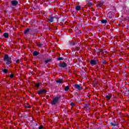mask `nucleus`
Listing matches in <instances>:
<instances>
[{
  "mask_svg": "<svg viewBox=\"0 0 129 129\" xmlns=\"http://www.w3.org/2000/svg\"><path fill=\"white\" fill-rule=\"evenodd\" d=\"M3 59L4 62L8 66L11 65V64H12V58L9 56V54H5Z\"/></svg>",
  "mask_w": 129,
  "mask_h": 129,
  "instance_id": "f257e3e1",
  "label": "nucleus"
},
{
  "mask_svg": "<svg viewBox=\"0 0 129 129\" xmlns=\"http://www.w3.org/2000/svg\"><path fill=\"white\" fill-rule=\"evenodd\" d=\"M61 98V95H58L52 99V100L51 102V105H55L58 103L59 102V99Z\"/></svg>",
  "mask_w": 129,
  "mask_h": 129,
  "instance_id": "f03ea898",
  "label": "nucleus"
},
{
  "mask_svg": "<svg viewBox=\"0 0 129 129\" xmlns=\"http://www.w3.org/2000/svg\"><path fill=\"white\" fill-rule=\"evenodd\" d=\"M99 62V60H98V58H96L94 59H92L90 61V64L91 65V66H95L96 64H98V63Z\"/></svg>",
  "mask_w": 129,
  "mask_h": 129,
  "instance_id": "7ed1b4c3",
  "label": "nucleus"
},
{
  "mask_svg": "<svg viewBox=\"0 0 129 129\" xmlns=\"http://www.w3.org/2000/svg\"><path fill=\"white\" fill-rule=\"evenodd\" d=\"M47 92H48V91H47L46 89L42 88V89L38 90V95H41V94L47 93Z\"/></svg>",
  "mask_w": 129,
  "mask_h": 129,
  "instance_id": "20e7f679",
  "label": "nucleus"
},
{
  "mask_svg": "<svg viewBox=\"0 0 129 129\" xmlns=\"http://www.w3.org/2000/svg\"><path fill=\"white\" fill-rule=\"evenodd\" d=\"M109 125H111V126H117L118 123L116 121L114 120L113 122H109Z\"/></svg>",
  "mask_w": 129,
  "mask_h": 129,
  "instance_id": "39448f33",
  "label": "nucleus"
},
{
  "mask_svg": "<svg viewBox=\"0 0 129 129\" xmlns=\"http://www.w3.org/2000/svg\"><path fill=\"white\" fill-rule=\"evenodd\" d=\"M58 67H60V68H66L67 67V63L65 62L60 63L58 64Z\"/></svg>",
  "mask_w": 129,
  "mask_h": 129,
  "instance_id": "423d86ee",
  "label": "nucleus"
},
{
  "mask_svg": "<svg viewBox=\"0 0 129 129\" xmlns=\"http://www.w3.org/2000/svg\"><path fill=\"white\" fill-rule=\"evenodd\" d=\"M18 4H19V2L16 0H13L11 1V5L13 7H16V6H18Z\"/></svg>",
  "mask_w": 129,
  "mask_h": 129,
  "instance_id": "0eeeda50",
  "label": "nucleus"
},
{
  "mask_svg": "<svg viewBox=\"0 0 129 129\" xmlns=\"http://www.w3.org/2000/svg\"><path fill=\"white\" fill-rule=\"evenodd\" d=\"M74 87L76 89H77V90H81L82 89V87L79 85V84H76L74 85Z\"/></svg>",
  "mask_w": 129,
  "mask_h": 129,
  "instance_id": "6e6552de",
  "label": "nucleus"
},
{
  "mask_svg": "<svg viewBox=\"0 0 129 129\" xmlns=\"http://www.w3.org/2000/svg\"><path fill=\"white\" fill-rule=\"evenodd\" d=\"M107 17L109 18V19H112L113 18V13L109 12L108 13Z\"/></svg>",
  "mask_w": 129,
  "mask_h": 129,
  "instance_id": "1a4fd4ad",
  "label": "nucleus"
},
{
  "mask_svg": "<svg viewBox=\"0 0 129 129\" xmlns=\"http://www.w3.org/2000/svg\"><path fill=\"white\" fill-rule=\"evenodd\" d=\"M48 22H49L50 23H53V22H54V18L53 17V16H50L48 17Z\"/></svg>",
  "mask_w": 129,
  "mask_h": 129,
  "instance_id": "9d476101",
  "label": "nucleus"
},
{
  "mask_svg": "<svg viewBox=\"0 0 129 129\" xmlns=\"http://www.w3.org/2000/svg\"><path fill=\"white\" fill-rule=\"evenodd\" d=\"M53 18L54 21H55V22H56V23H58L59 21V17H58V16H55Z\"/></svg>",
  "mask_w": 129,
  "mask_h": 129,
  "instance_id": "9b49d317",
  "label": "nucleus"
},
{
  "mask_svg": "<svg viewBox=\"0 0 129 129\" xmlns=\"http://www.w3.org/2000/svg\"><path fill=\"white\" fill-rule=\"evenodd\" d=\"M103 5H104V2H101L98 4V6H97V8H101V6H103Z\"/></svg>",
  "mask_w": 129,
  "mask_h": 129,
  "instance_id": "f8f14e48",
  "label": "nucleus"
},
{
  "mask_svg": "<svg viewBox=\"0 0 129 129\" xmlns=\"http://www.w3.org/2000/svg\"><path fill=\"white\" fill-rule=\"evenodd\" d=\"M39 54H40V52H39V51H35L33 53V56L35 57L36 56H38V55H39Z\"/></svg>",
  "mask_w": 129,
  "mask_h": 129,
  "instance_id": "ddd939ff",
  "label": "nucleus"
},
{
  "mask_svg": "<svg viewBox=\"0 0 129 129\" xmlns=\"http://www.w3.org/2000/svg\"><path fill=\"white\" fill-rule=\"evenodd\" d=\"M3 36L6 38V39H8L9 38V33H4L3 34Z\"/></svg>",
  "mask_w": 129,
  "mask_h": 129,
  "instance_id": "4468645a",
  "label": "nucleus"
},
{
  "mask_svg": "<svg viewBox=\"0 0 129 129\" xmlns=\"http://www.w3.org/2000/svg\"><path fill=\"white\" fill-rule=\"evenodd\" d=\"M30 32V29L27 28L24 30V34L27 35Z\"/></svg>",
  "mask_w": 129,
  "mask_h": 129,
  "instance_id": "2eb2a0df",
  "label": "nucleus"
},
{
  "mask_svg": "<svg viewBox=\"0 0 129 129\" xmlns=\"http://www.w3.org/2000/svg\"><path fill=\"white\" fill-rule=\"evenodd\" d=\"M75 9L76 11H80L81 10V7L80 6H77Z\"/></svg>",
  "mask_w": 129,
  "mask_h": 129,
  "instance_id": "dca6fc26",
  "label": "nucleus"
},
{
  "mask_svg": "<svg viewBox=\"0 0 129 129\" xmlns=\"http://www.w3.org/2000/svg\"><path fill=\"white\" fill-rule=\"evenodd\" d=\"M2 72H3V73H5V74H7V73L9 72V70H8V69H5L2 70Z\"/></svg>",
  "mask_w": 129,
  "mask_h": 129,
  "instance_id": "f3484780",
  "label": "nucleus"
},
{
  "mask_svg": "<svg viewBox=\"0 0 129 129\" xmlns=\"http://www.w3.org/2000/svg\"><path fill=\"white\" fill-rule=\"evenodd\" d=\"M62 82H63V79H59L58 80L56 81V83H59V84L62 83Z\"/></svg>",
  "mask_w": 129,
  "mask_h": 129,
  "instance_id": "a211bd4d",
  "label": "nucleus"
},
{
  "mask_svg": "<svg viewBox=\"0 0 129 129\" xmlns=\"http://www.w3.org/2000/svg\"><path fill=\"white\" fill-rule=\"evenodd\" d=\"M69 88H70V87L69 86H67L64 88V91H68V90H69Z\"/></svg>",
  "mask_w": 129,
  "mask_h": 129,
  "instance_id": "6ab92c4d",
  "label": "nucleus"
},
{
  "mask_svg": "<svg viewBox=\"0 0 129 129\" xmlns=\"http://www.w3.org/2000/svg\"><path fill=\"white\" fill-rule=\"evenodd\" d=\"M105 98H106L107 100H109L110 99V98H111V96L106 95V96H105Z\"/></svg>",
  "mask_w": 129,
  "mask_h": 129,
  "instance_id": "aec40b11",
  "label": "nucleus"
},
{
  "mask_svg": "<svg viewBox=\"0 0 129 129\" xmlns=\"http://www.w3.org/2000/svg\"><path fill=\"white\" fill-rule=\"evenodd\" d=\"M65 58L64 57H60L57 58V61H63Z\"/></svg>",
  "mask_w": 129,
  "mask_h": 129,
  "instance_id": "412c9836",
  "label": "nucleus"
},
{
  "mask_svg": "<svg viewBox=\"0 0 129 129\" xmlns=\"http://www.w3.org/2000/svg\"><path fill=\"white\" fill-rule=\"evenodd\" d=\"M101 22V24H106L107 23V20H102Z\"/></svg>",
  "mask_w": 129,
  "mask_h": 129,
  "instance_id": "4be33fe9",
  "label": "nucleus"
},
{
  "mask_svg": "<svg viewBox=\"0 0 129 129\" xmlns=\"http://www.w3.org/2000/svg\"><path fill=\"white\" fill-rule=\"evenodd\" d=\"M125 94L126 95H129V90L128 89H127V88H126L125 90Z\"/></svg>",
  "mask_w": 129,
  "mask_h": 129,
  "instance_id": "5701e85b",
  "label": "nucleus"
},
{
  "mask_svg": "<svg viewBox=\"0 0 129 129\" xmlns=\"http://www.w3.org/2000/svg\"><path fill=\"white\" fill-rule=\"evenodd\" d=\"M69 44L70 46H74V45H75V43L73 41H72L71 42H69Z\"/></svg>",
  "mask_w": 129,
  "mask_h": 129,
  "instance_id": "b1692460",
  "label": "nucleus"
},
{
  "mask_svg": "<svg viewBox=\"0 0 129 129\" xmlns=\"http://www.w3.org/2000/svg\"><path fill=\"white\" fill-rule=\"evenodd\" d=\"M51 61L50 59H46L45 60V64H48V62H50Z\"/></svg>",
  "mask_w": 129,
  "mask_h": 129,
  "instance_id": "393cba45",
  "label": "nucleus"
},
{
  "mask_svg": "<svg viewBox=\"0 0 129 129\" xmlns=\"http://www.w3.org/2000/svg\"><path fill=\"white\" fill-rule=\"evenodd\" d=\"M95 52H96V53H97V54H98V53H100V52H101L100 49H96L95 50Z\"/></svg>",
  "mask_w": 129,
  "mask_h": 129,
  "instance_id": "a878e982",
  "label": "nucleus"
},
{
  "mask_svg": "<svg viewBox=\"0 0 129 129\" xmlns=\"http://www.w3.org/2000/svg\"><path fill=\"white\" fill-rule=\"evenodd\" d=\"M41 83L38 82L37 84H35V86L37 88H39V87H40V84Z\"/></svg>",
  "mask_w": 129,
  "mask_h": 129,
  "instance_id": "bb28decb",
  "label": "nucleus"
},
{
  "mask_svg": "<svg viewBox=\"0 0 129 129\" xmlns=\"http://www.w3.org/2000/svg\"><path fill=\"white\" fill-rule=\"evenodd\" d=\"M88 6L90 8V7H92V3L91 2H89V3L88 4Z\"/></svg>",
  "mask_w": 129,
  "mask_h": 129,
  "instance_id": "cd10ccee",
  "label": "nucleus"
},
{
  "mask_svg": "<svg viewBox=\"0 0 129 129\" xmlns=\"http://www.w3.org/2000/svg\"><path fill=\"white\" fill-rule=\"evenodd\" d=\"M102 64H103V65H105V64H106V60H103L102 61Z\"/></svg>",
  "mask_w": 129,
  "mask_h": 129,
  "instance_id": "c85d7f7f",
  "label": "nucleus"
},
{
  "mask_svg": "<svg viewBox=\"0 0 129 129\" xmlns=\"http://www.w3.org/2000/svg\"><path fill=\"white\" fill-rule=\"evenodd\" d=\"M14 74H11L10 75V78L12 79V78H14Z\"/></svg>",
  "mask_w": 129,
  "mask_h": 129,
  "instance_id": "c756f323",
  "label": "nucleus"
},
{
  "mask_svg": "<svg viewBox=\"0 0 129 129\" xmlns=\"http://www.w3.org/2000/svg\"><path fill=\"white\" fill-rule=\"evenodd\" d=\"M71 106H75V104L73 102H72L71 103Z\"/></svg>",
  "mask_w": 129,
  "mask_h": 129,
  "instance_id": "7c9ffc66",
  "label": "nucleus"
},
{
  "mask_svg": "<svg viewBox=\"0 0 129 129\" xmlns=\"http://www.w3.org/2000/svg\"><path fill=\"white\" fill-rule=\"evenodd\" d=\"M43 125H41L38 127V129H42L43 128Z\"/></svg>",
  "mask_w": 129,
  "mask_h": 129,
  "instance_id": "2f4dec72",
  "label": "nucleus"
},
{
  "mask_svg": "<svg viewBox=\"0 0 129 129\" xmlns=\"http://www.w3.org/2000/svg\"><path fill=\"white\" fill-rule=\"evenodd\" d=\"M64 22H65V19H62L61 20L60 23H64Z\"/></svg>",
  "mask_w": 129,
  "mask_h": 129,
  "instance_id": "473e14b6",
  "label": "nucleus"
},
{
  "mask_svg": "<svg viewBox=\"0 0 129 129\" xmlns=\"http://www.w3.org/2000/svg\"><path fill=\"white\" fill-rule=\"evenodd\" d=\"M37 46L38 47H42V44L40 43V44H37Z\"/></svg>",
  "mask_w": 129,
  "mask_h": 129,
  "instance_id": "72a5a7b5",
  "label": "nucleus"
},
{
  "mask_svg": "<svg viewBox=\"0 0 129 129\" xmlns=\"http://www.w3.org/2000/svg\"><path fill=\"white\" fill-rule=\"evenodd\" d=\"M19 62H20V59H17L16 60V63H19Z\"/></svg>",
  "mask_w": 129,
  "mask_h": 129,
  "instance_id": "f704fd0d",
  "label": "nucleus"
},
{
  "mask_svg": "<svg viewBox=\"0 0 129 129\" xmlns=\"http://www.w3.org/2000/svg\"><path fill=\"white\" fill-rule=\"evenodd\" d=\"M25 108H30V106H25Z\"/></svg>",
  "mask_w": 129,
  "mask_h": 129,
  "instance_id": "c9c22d12",
  "label": "nucleus"
},
{
  "mask_svg": "<svg viewBox=\"0 0 129 129\" xmlns=\"http://www.w3.org/2000/svg\"><path fill=\"white\" fill-rule=\"evenodd\" d=\"M75 96H77V95H78V93H75Z\"/></svg>",
  "mask_w": 129,
  "mask_h": 129,
  "instance_id": "e433bc0d",
  "label": "nucleus"
},
{
  "mask_svg": "<svg viewBox=\"0 0 129 129\" xmlns=\"http://www.w3.org/2000/svg\"><path fill=\"white\" fill-rule=\"evenodd\" d=\"M68 57L67 56H66L65 57H64V60L65 61V60H66V59Z\"/></svg>",
  "mask_w": 129,
  "mask_h": 129,
  "instance_id": "4c0bfd02",
  "label": "nucleus"
},
{
  "mask_svg": "<svg viewBox=\"0 0 129 129\" xmlns=\"http://www.w3.org/2000/svg\"><path fill=\"white\" fill-rule=\"evenodd\" d=\"M106 51L105 50L103 51V53H105Z\"/></svg>",
  "mask_w": 129,
  "mask_h": 129,
  "instance_id": "58836bf2",
  "label": "nucleus"
},
{
  "mask_svg": "<svg viewBox=\"0 0 129 129\" xmlns=\"http://www.w3.org/2000/svg\"><path fill=\"white\" fill-rule=\"evenodd\" d=\"M5 13H8V11H7V10H6Z\"/></svg>",
  "mask_w": 129,
  "mask_h": 129,
  "instance_id": "ea45409f",
  "label": "nucleus"
},
{
  "mask_svg": "<svg viewBox=\"0 0 129 129\" xmlns=\"http://www.w3.org/2000/svg\"><path fill=\"white\" fill-rule=\"evenodd\" d=\"M79 32H80V33L81 34V31H79Z\"/></svg>",
  "mask_w": 129,
  "mask_h": 129,
  "instance_id": "a19ab883",
  "label": "nucleus"
},
{
  "mask_svg": "<svg viewBox=\"0 0 129 129\" xmlns=\"http://www.w3.org/2000/svg\"><path fill=\"white\" fill-rule=\"evenodd\" d=\"M29 116V115H27V116Z\"/></svg>",
  "mask_w": 129,
  "mask_h": 129,
  "instance_id": "79ce46f5",
  "label": "nucleus"
},
{
  "mask_svg": "<svg viewBox=\"0 0 129 129\" xmlns=\"http://www.w3.org/2000/svg\"><path fill=\"white\" fill-rule=\"evenodd\" d=\"M87 2H88V0H87Z\"/></svg>",
  "mask_w": 129,
  "mask_h": 129,
  "instance_id": "37998d69",
  "label": "nucleus"
},
{
  "mask_svg": "<svg viewBox=\"0 0 129 129\" xmlns=\"http://www.w3.org/2000/svg\"><path fill=\"white\" fill-rule=\"evenodd\" d=\"M87 2H88V0H87Z\"/></svg>",
  "mask_w": 129,
  "mask_h": 129,
  "instance_id": "c03bdc74",
  "label": "nucleus"
}]
</instances>
